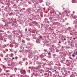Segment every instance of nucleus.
Here are the masks:
<instances>
[{
    "mask_svg": "<svg viewBox=\"0 0 77 77\" xmlns=\"http://www.w3.org/2000/svg\"><path fill=\"white\" fill-rule=\"evenodd\" d=\"M54 71H56V70H54Z\"/></svg>",
    "mask_w": 77,
    "mask_h": 77,
    "instance_id": "obj_23",
    "label": "nucleus"
},
{
    "mask_svg": "<svg viewBox=\"0 0 77 77\" xmlns=\"http://www.w3.org/2000/svg\"><path fill=\"white\" fill-rule=\"evenodd\" d=\"M72 56L73 57H75V55H74V54L72 55Z\"/></svg>",
    "mask_w": 77,
    "mask_h": 77,
    "instance_id": "obj_10",
    "label": "nucleus"
},
{
    "mask_svg": "<svg viewBox=\"0 0 77 77\" xmlns=\"http://www.w3.org/2000/svg\"><path fill=\"white\" fill-rule=\"evenodd\" d=\"M44 51H45V52H47V50L46 49H45L44 50Z\"/></svg>",
    "mask_w": 77,
    "mask_h": 77,
    "instance_id": "obj_8",
    "label": "nucleus"
},
{
    "mask_svg": "<svg viewBox=\"0 0 77 77\" xmlns=\"http://www.w3.org/2000/svg\"><path fill=\"white\" fill-rule=\"evenodd\" d=\"M25 31H27V29H25Z\"/></svg>",
    "mask_w": 77,
    "mask_h": 77,
    "instance_id": "obj_22",
    "label": "nucleus"
},
{
    "mask_svg": "<svg viewBox=\"0 0 77 77\" xmlns=\"http://www.w3.org/2000/svg\"><path fill=\"white\" fill-rule=\"evenodd\" d=\"M20 72L21 73V74H26V71H25V70H23L22 69L20 71Z\"/></svg>",
    "mask_w": 77,
    "mask_h": 77,
    "instance_id": "obj_1",
    "label": "nucleus"
},
{
    "mask_svg": "<svg viewBox=\"0 0 77 77\" xmlns=\"http://www.w3.org/2000/svg\"><path fill=\"white\" fill-rule=\"evenodd\" d=\"M1 71H2V69L0 68V72H1Z\"/></svg>",
    "mask_w": 77,
    "mask_h": 77,
    "instance_id": "obj_14",
    "label": "nucleus"
},
{
    "mask_svg": "<svg viewBox=\"0 0 77 77\" xmlns=\"http://www.w3.org/2000/svg\"><path fill=\"white\" fill-rule=\"evenodd\" d=\"M76 55H77V52H76V54H75Z\"/></svg>",
    "mask_w": 77,
    "mask_h": 77,
    "instance_id": "obj_17",
    "label": "nucleus"
},
{
    "mask_svg": "<svg viewBox=\"0 0 77 77\" xmlns=\"http://www.w3.org/2000/svg\"><path fill=\"white\" fill-rule=\"evenodd\" d=\"M39 0L40 2V3H42V2H43V1H42V0Z\"/></svg>",
    "mask_w": 77,
    "mask_h": 77,
    "instance_id": "obj_4",
    "label": "nucleus"
},
{
    "mask_svg": "<svg viewBox=\"0 0 77 77\" xmlns=\"http://www.w3.org/2000/svg\"><path fill=\"white\" fill-rule=\"evenodd\" d=\"M45 28H46V27H45Z\"/></svg>",
    "mask_w": 77,
    "mask_h": 77,
    "instance_id": "obj_26",
    "label": "nucleus"
},
{
    "mask_svg": "<svg viewBox=\"0 0 77 77\" xmlns=\"http://www.w3.org/2000/svg\"><path fill=\"white\" fill-rule=\"evenodd\" d=\"M64 41H65L66 40V38H64Z\"/></svg>",
    "mask_w": 77,
    "mask_h": 77,
    "instance_id": "obj_19",
    "label": "nucleus"
},
{
    "mask_svg": "<svg viewBox=\"0 0 77 77\" xmlns=\"http://www.w3.org/2000/svg\"><path fill=\"white\" fill-rule=\"evenodd\" d=\"M67 25H68V23H66Z\"/></svg>",
    "mask_w": 77,
    "mask_h": 77,
    "instance_id": "obj_18",
    "label": "nucleus"
},
{
    "mask_svg": "<svg viewBox=\"0 0 77 77\" xmlns=\"http://www.w3.org/2000/svg\"><path fill=\"white\" fill-rule=\"evenodd\" d=\"M28 3H29V4H32V3L30 2H29Z\"/></svg>",
    "mask_w": 77,
    "mask_h": 77,
    "instance_id": "obj_9",
    "label": "nucleus"
},
{
    "mask_svg": "<svg viewBox=\"0 0 77 77\" xmlns=\"http://www.w3.org/2000/svg\"><path fill=\"white\" fill-rule=\"evenodd\" d=\"M1 56H2V57H3V54H1Z\"/></svg>",
    "mask_w": 77,
    "mask_h": 77,
    "instance_id": "obj_6",
    "label": "nucleus"
},
{
    "mask_svg": "<svg viewBox=\"0 0 77 77\" xmlns=\"http://www.w3.org/2000/svg\"><path fill=\"white\" fill-rule=\"evenodd\" d=\"M59 14L60 15H62V14L61 13H59Z\"/></svg>",
    "mask_w": 77,
    "mask_h": 77,
    "instance_id": "obj_12",
    "label": "nucleus"
},
{
    "mask_svg": "<svg viewBox=\"0 0 77 77\" xmlns=\"http://www.w3.org/2000/svg\"><path fill=\"white\" fill-rule=\"evenodd\" d=\"M74 54H75V52H74Z\"/></svg>",
    "mask_w": 77,
    "mask_h": 77,
    "instance_id": "obj_25",
    "label": "nucleus"
},
{
    "mask_svg": "<svg viewBox=\"0 0 77 77\" xmlns=\"http://www.w3.org/2000/svg\"><path fill=\"white\" fill-rule=\"evenodd\" d=\"M73 39H74H74H75V38H73Z\"/></svg>",
    "mask_w": 77,
    "mask_h": 77,
    "instance_id": "obj_20",
    "label": "nucleus"
},
{
    "mask_svg": "<svg viewBox=\"0 0 77 77\" xmlns=\"http://www.w3.org/2000/svg\"><path fill=\"white\" fill-rule=\"evenodd\" d=\"M69 59H70L72 60V58H71V57H69Z\"/></svg>",
    "mask_w": 77,
    "mask_h": 77,
    "instance_id": "obj_15",
    "label": "nucleus"
},
{
    "mask_svg": "<svg viewBox=\"0 0 77 77\" xmlns=\"http://www.w3.org/2000/svg\"><path fill=\"white\" fill-rule=\"evenodd\" d=\"M20 77H24L23 75H21L20 76Z\"/></svg>",
    "mask_w": 77,
    "mask_h": 77,
    "instance_id": "obj_11",
    "label": "nucleus"
},
{
    "mask_svg": "<svg viewBox=\"0 0 77 77\" xmlns=\"http://www.w3.org/2000/svg\"><path fill=\"white\" fill-rule=\"evenodd\" d=\"M72 3H74L75 2V0H72Z\"/></svg>",
    "mask_w": 77,
    "mask_h": 77,
    "instance_id": "obj_3",
    "label": "nucleus"
},
{
    "mask_svg": "<svg viewBox=\"0 0 77 77\" xmlns=\"http://www.w3.org/2000/svg\"><path fill=\"white\" fill-rule=\"evenodd\" d=\"M4 60H7V59H6V58H4Z\"/></svg>",
    "mask_w": 77,
    "mask_h": 77,
    "instance_id": "obj_13",
    "label": "nucleus"
},
{
    "mask_svg": "<svg viewBox=\"0 0 77 77\" xmlns=\"http://www.w3.org/2000/svg\"><path fill=\"white\" fill-rule=\"evenodd\" d=\"M48 55H51V53H50V52H49L48 53Z\"/></svg>",
    "mask_w": 77,
    "mask_h": 77,
    "instance_id": "obj_7",
    "label": "nucleus"
},
{
    "mask_svg": "<svg viewBox=\"0 0 77 77\" xmlns=\"http://www.w3.org/2000/svg\"><path fill=\"white\" fill-rule=\"evenodd\" d=\"M6 57H8V56H6Z\"/></svg>",
    "mask_w": 77,
    "mask_h": 77,
    "instance_id": "obj_24",
    "label": "nucleus"
},
{
    "mask_svg": "<svg viewBox=\"0 0 77 77\" xmlns=\"http://www.w3.org/2000/svg\"><path fill=\"white\" fill-rule=\"evenodd\" d=\"M39 38H40V39H42V36H39Z\"/></svg>",
    "mask_w": 77,
    "mask_h": 77,
    "instance_id": "obj_5",
    "label": "nucleus"
},
{
    "mask_svg": "<svg viewBox=\"0 0 77 77\" xmlns=\"http://www.w3.org/2000/svg\"><path fill=\"white\" fill-rule=\"evenodd\" d=\"M59 43H60V44H61V42H60L59 41Z\"/></svg>",
    "mask_w": 77,
    "mask_h": 77,
    "instance_id": "obj_16",
    "label": "nucleus"
},
{
    "mask_svg": "<svg viewBox=\"0 0 77 77\" xmlns=\"http://www.w3.org/2000/svg\"><path fill=\"white\" fill-rule=\"evenodd\" d=\"M23 61H25V60H26V58H23Z\"/></svg>",
    "mask_w": 77,
    "mask_h": 77,
    "instance_id": "obj_2",
    "label": "nucleus"
},
{
    "mask_svg": "<svg viewBox=\"0 0 77 77\" xmlns=\"http://www.w3.org/2000/svg\"><path fill=\"white\" fill-rule=\"evenodd\" d=\"M12 59H14V57H13L12 58Z\"/></svg>",
    "mask_w": 77,
    "mask_h": 77,
    "instance_id": "obj_21",
    "label": "nucleus"
},
{
    "mask_svg": "<svg viewBox=\"0 0 77 77\" xmlns=\"http://www.w3.org/2000/svg\"><path fill=\"white\" fill-rule=\"evenodd\" d=\"M15 69H16V68H15Z\"/></svg>",
    "mask_w": 77,
    "mask_h": 77,
    "instance_id": "obj_27",
    "label": "nucleus"
}]
</instances>
